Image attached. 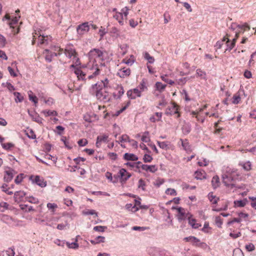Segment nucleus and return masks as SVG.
<instances>
[{
    "instance_id": "cd10ccee",
    "label": "nucleus",
    "mask_w": 256,
    "mask_h": 256,
    "mask_svg": "<svg viewBox=\"0 0 256 256\" xmlns=\"http://www.w3.org/2000/svg\"><path fill=\"white\" fill-rule=\"evenodd\" d=\"M14 95L16 96L15 102H21L23 101L24 98L22 96L21 94L19 92H14L13 93Z\"/></svg>"
},
{
    "instance_id": "774afa93",
    "label": "nucleus",
    "mask_w": 256,
    "mask_h": 256,
    "mask_svg": "<svg viewBox=\"0 0 256 256\" xmlns=\"http://www.w3.org/2000/svg\"><path fill=\"white\" fill-rule=\"evenodd\" d=\"M108 157L112 160H115L118 158V155L115 152H109L108 154Z\"/></svg>"
},
{
    "instance_id": "a19ab883",
    "label": "nucleus",
    "mask_w": 256,
    "mask_h": 256,
    "mask_svg": "<svg viewBox=\"0 0 256 256\" xmlns=\"http://www.w3.org/2000/svg\"><path fill=\"white\" fill-rule=\"evenodd\" d=\"M144 58L145 59L147 60L150 64H153L154 62V57L150 56L148 52H145Z\"/></svg>"
},
{
    "instance_id": "2f4dec72",
    "label": "nucleus",
    "mask_w": 256,
    "mask_h": 256,
    "mask_svg": "<svg viewBox=\"0 0 256 256\" xmlns=\"http://www.w3.org/2000/svg\"><path fill=\"white\" fill-rule=\"evenodd\" d=\"M184 240L186 242H192L194 244L198 243L200 242V240L198 238L194 236H190L184 238Z\"/></svg>"
},
{
    "instance_id": "f3484780",
    "label": "nucleus",
    "mask_w": 256,
    "mask_h": 256,
    "mask_svg": "<svg viewBox=\"0 0 256 256\" xmlns=\"http://www.w3.org/2000/svg\"><path fill=\"white\" fill-rule=\"evenodd\" d=\"M194 178L196 180H202L206 178V174L204 170H196L194 172Z\"/></svg>"
},
{
    "instance_id": "c03bdc74",
    "label": "nucleus",
    "mask_w": 256,
    "mask_h": 256,
    "mask_svg": "<svg viewBox=\"0 0 256 256\" xmlns=\"http://www.w3.org/2000/svg\"><path fill=\"white\" fill-rule=\"evenodd\" d=\"M153 160L152 157L148 154H144L143 157V160L145 163L150 162Z\"/></svg>"
},
{
    "instance_id": "f03ea898",
    "label": "nucleus",
    "mask_w": 256,
    "mask_h": 256,
    "mask_svg": "<svg viewBox=\"0 0 256 256\" xmlns=\"http://www.w3.org/2000/svg\"><path fill=\"white\" fill-rule=\"evenodd\" d=\"M4 169V182L8 183L12 180L16 172L9 166H6Z\"/></svg>"
},
{
    "instance_id": "a878e982",
    "label": "nucleus",
    "mask_w": 256,
    "mask_h": 256,
    "mask_svg": "<svg viewBox=\"0 0 256 256\" xmlns=\"http://www.w3.org/2000/svg\"><path fill=\"white\" fill-rule=\"evenodd\" d=\"M166 86V84H162L161 82H157L155 84L156 90L160 92H162L164 91Z\"/></svg>"
},
{
    "instance_id": "f257e3e1",
    "label": "nucleus",
    "mask_w": 256,
    "mask_h": 256,
    "mask_svg": "<svg viewBox=\"0 0 256 256\" xmlns=\"http://www.w3.org/2000/svg\"><path fill=\"white\" fill-rule=\"evenodd\" d=\"M236 178L232 174H224L222 175V182L225 186L230 188L243 189L244 185H236L235 183Z\"/></svg>"
},
{
    "instance_id": "09e8293b",
    "label": "nucleus",
    "mask_w": 256,
    "mask_h": 256,
    "mask_svg": "<svg viewBox=\"0 0 256 256\" xmlns=\"http://www.w3.org/2000/svg\"><path fill=\"white\" fill-rule=\"evenodd\" d=\"M196 74L198 76L201 77L202 78L206 79L205 76H206V73L202 71L201 69H200V68L197 69L196 70Z\"/></svg>"
},
{
    "instance_id": "0eeeda50",
    "label": "nucleus",
    "mask_w": 256,
    "mask_h": 256,
    "mask_svg": "<svg viewBox=\"0 0 256 256\" xmlns=\"http://www.w3.org/2000/svg\"><path fill=\"white\" fill-rule=\"evenodd\" d=\"M96 96L98 99L102 100L104 102H110V100L108 97V92L106 90L103 92L102 90H99L96 92Z\"/></svg>"
},
{
    "instance_id": "58836bf2",
    "label": "nucleus",
    "mask_w": 256,
    "mask_h": 256,
    "mask_svg": "<svg viewBox=\"0 0 256 256\" xmlns=\"http://www.w3.org/2000/svg\"><path fill=\"white\" fill-rule=\"evenodd\" d=\"M82 214L84 215H94L95 214L96 216H98V212L94 210H86L82 211Z\"/></svg>"
},
{
    "instance_id": "4be33fe9",
    "label": "nucleus",
    "mask_w": 256,
    "mask_h": 256,
    "mask_svg": "<svg viewBox=\"0 0 256 256\" xmlns=\"http://www.w3.org/2000/svg\"><path fill=\"white\" fill-rule=\"evenodd\" d=\"M220 184V178L218 176L216 175L213 176L212 180V185L214 189H216L219 187Z\"/></svg>"
},
{
    "instance_id": "b1692460",
    "label": "nucleus",
    "mask_w": 256,
    "mask_h": 256,
    "mask_svg": "<svg viewBox=\"0 0 256 256\" xmlns=\"http://www.w3.org/2000/svg\"><path fill=\"white\" fill-rule=\"evenodd\" d=\"M247 202L246 198H244L242 200H234V203L235 207L242 208L246 205Z\"/></svg>"
},
{
    "instance_id": "a18cd8bd",
    "label": "nucleus",
    "mask_w": 256,
    "mask_h": 256,
    "mask_svg": "<svg viewBox=\"0 0 256 256\" xmlns=\"http://www.w3.org/2000/svg\"><path fill=\"white\" fill-rule=\"evenodd\" d=\"M190 130H191V128H190V126H189V125H185L182 127V132L185 134H189L190 132Z\"/></svg>"
},
{
    "instance_id": "bf43d9fd",
    "label": "nucleus",
    "mask_w": 256,
    "mask_h": 256,
    "mask_svg": "<svg viewBox=\"0 0 256 256\" xmlns=\"http://www.w3.org/2000/svg\"><path fill=\"white\" fill-rule=\"evenodd\" d=\"M240 99L241 98L240 94H235L233 96V100L232 102L234 104H238L240 102Z\"/></svg>"
},
{
    "instance_id": "f8f14e48",
    "label": "nucleus",
    "mask_w": 256,
    "mask_h": 256,
    "mask_svg": "<svg viewBox=\"0 0 256 256\" xmlns=\"http://www.w3.org/2000/svg\"><path fill=\"white\" fill-rule=\"evenodd\" d=\"M140 166L142 170H146V172H150L152 173H154L158 170V168L156 167V165H148L142 164Z\"/></svg>"
},
{
    "instance_id": "4d7b16f0",
    "label": "nucleus",
    "mask_w": 256,
    "mask_h": 256,
    "mask_svg": "<svg viewBox=\"0 0 256 256\" xmlns=\"http://www.w3.org/2000/svg\"><path fill=\"white\" fill-rule=\"evenodd\" d=\"M226 40V38L224 37L221 41H218L216 43V44L214 46V47H216L218 49H220L222 48L223 42Z\"/></svg>"
},
{
    "instance_id": "dca6fc26",
    "label": "nucleus",
    "mask_w": 256,
    "mask_h": 256,
    "mask_svg": "<svg viewBox=\"0 0 256 256\" xmlns=\"http://www.w3.org/2000/svg\"><path fill=\"white\" fill-rule=\"evenodd\" d=\"M32 181L42 188L45 187L46 186V182L43 178H40L39 176H36L34 180Z\"/></svg>"
},
{
    "instance_id": "6e6d98bb",
    "label": "nucleus",
    "mask_w": 256,
    "mask_h": 256,
    "mask_svg": "<svg viewBox=\"0 0 256 256\" xmlns=\"http://www.w3.org/2000/svg\"><path fill=\"white\" fill-rule=\"evenodd\" d=\"M108 138V136L104 134L103 136H98L96 140L98 141L102 142H106Z\"/></svg>"
},
{
    "instance_id": "7ed1b4c3",
    "label": "nucleus",
    "mask_w": 256,
    "mask_h": 256,
    "mask_svg": "<svg viewBox=\"0 0 256 256\" xmlns=\"http://www.w3.org/2000/svg\"><path fill=\"white\" fill-rule=\"evenodd\" d=\"M172 106L166 109L165 114L167 116H172L177 114L176 118L180 117V114L178 112V106L175 102L172 103Z\"/></svg>"
},
{
    "instance_id": "680f3d73",
    "label": "nucleus",
    "mask_w": 256,
    "mask_h": 256,
    "mask_svg": "<svg viewBox=\"0 0 256 256\" xmlns=\"http://www.w3.org/2000/svg\"><path fill=\"white\" fill-rule=\"evenodd\" d=\"M246 248L248 252H252L254 250L255 246L252 243H250L246 246Z\"/></svg>"
},
{
    "instance_id": "2eb2a0df",
    "label": "nucleus",
    "mask_w": 256,
    "mask_h": 256,
    "mask_svg": "<svg viewBox=\"0 0 256 256\" xmlns=\"http://www.w3.org/2000/svg\"><path fill=\"white\" fill-rule=\"evenodd\" d=\"M74 73L76 75L78 80H86V74L82 71L80 68H76V70H74Z\"/></svg>"
},
{
    "instance_id": "0e129e2a",
    "label": "nucleus",
    "mask_w": 256,
    "mask_h": 256,
    "mask_svg": "<svg viewBox=\"0 0 256 256\" xmlns=\"http://www.w3.org/2000/svg\"><path fill=\"white\" fill-rule=\"evenodd\" d=\"M188 78H182L178 80V84L179 85H184Z\"/></svg>"
},
{
    "instance_id": "6ab92c4d",
    "label": "nucleus",
    "mask_w": 256,
    "mask_h": 256,
    "mask_svg": "<svg viewBox=\"0 0 256 256\" xmlns=\"http://www.w3.org/2000/svg\"><path fill=\"white\" fill-rule=\"evenodd\" d=\"M246 29L248 30H250V26L247 23H244L242 24H240V27L238 28L237 30L235 32V33L238 34L239 35L240 33H244Z\"/></svg>"
},
{
    "instance_id": "4c0bfd02",
    "label": "nucleus",
    "mask_w": 256,
    "mask_h": 256,
    "mask_svg": "<svg viewBox=\"0 0 256 256\" xmlns=\"http://www.w3.org/2000/svg\"><path fill=\"white\" fill-rule=\"evenodd\" d=\"M9 204L6 202H0V212H4L6 210L8 209Z\"/></svg>"
},
{
    "instance_id": "39448f33",
    "label": "nucleus",
    "mask_w": 256,
    "mask_h": 256,
    "mask_svg": "<svg viewBox=\"0 0 256 256\" xmlns=\"http://www.w3.org/2000/svg\"><path fill=\"white\" fill-rule=\"evenodd\" d=\"M142 92L138 88L129 90L126 94L128 97L131 100H134L136 97H140Z\"/></svg>"
},
{
    "instance_id": "bb28decb",
    "label": "nucleus",
    "mask_w": 256,
    "mask_h": 256,
    "mask_svg": "<svg viewBox=\"0 0 256 256\" xmlns=\"http://www.w3.org/2000/svg\"><path fill=\"white\" fill-rule=\"evenodd\" d=\"M20 206L22 210L26 212L34 211L32 206H28V204H21L20 205Z\"/></svg>"
},
{
    "instance_id": "c85d7f7f",
    "label": "nucleus",
    "mask_w": 256,
    "mask_h": 256,
    "mask_svg": "<svg viewBox=\"0 0 256 256\" xmlns=\"http://www.w3.org/2000/svg\"><path fill=\"white\" fill-rule=\"evenodd\" d=\"M77 239L76 240V241L74 242H66V244L68 247L70 248H72V249H77L79 246L78 244L77 243Z\"/></svg>"
},
{
    "instance_id": "69168bd1",
    "label": "nucleus",
    "mask_w": 256,
    "mask_h": 256,
    "mask_svg": "<svg viewBox=\"0 0 256 256\" xmlns=\"http://www.w3.org/2000/svg\"><path fill=\"white\" fill-rule=\"evenodd\" d=\"M56 129L57 130L56 133L58 135H62V132L64 130V128L62 126H56Z\"/></svg>"
},
{
    "instance_id": "49530a36",
    "label": "nucleus",
    "mask_w": 256,
    "mask_h": 256,
    "mask_svg": "<svg viewBox=\"0 0 256 256\" xmlns=\"http://www.w3.org/2000/svg\"><path fill=\"white\" fill-rule=\"evenodd\" d=\"M2 148L6 150H9L12 147L14 146V144L11 142L4 143L2 144Z\"/></svg>"
},
{
    "instance_id": "e433bc0d",
    "label": "nucleus",
    "mask_w": 256,
    "mask_h": 256,
    "mask_svg": "<svg viewBox=\"0 0 256 256\" xmlns=\"http://www.w3.org/2000/svg\"><path fill=\"white\" fill-rule=\"evenodd\" d=\"M126 208L128 210H132L134 212L138 211L139 208L138 207H136V206H132V204H128L126 205Z\"/></svg>"
},
{
    "instance_id": "a211bd4d",
    "label": "nucleus",
    "mask_w": 256,
    "mask_h": 256,
    "mask_svg": "<svg viewBox=\"0 0 256 256\" xmlns=\"http://www.w3.org/2000/svg\"><path fill=\"white\" fill-rule=\"evenodd\" d=\"M123 158L126 160L136 161L138 160V156L134 154L125 153L124 155Z\"/></svg>"
},
{
    "instance_id": "de8ad7c7",
    "label": "nucleus",
    "mask_w": 256,
    "mask_h": 256,
    "mask_svg": "<svg viewBox=\"0 0 256 256\" xmlns=\"http://www.w3.org/2000/svg\"><path fill=\"white\" fill-rule=\"evenodd\" d=\"M24 174H20L16 176L14 180V182L16 184H20L24 178Z\"/></svg>"
},
{
    "instance_id": "c756f323",
    "label": "nucleus",
    "mask_w": 256,
    "mask_h": 256,
    "mask_svg": "<svg viewBox=\"0 0 256 256\" xmlns=\"http://www.w3.org/2000/svg\"><path fill=\"white\" fill-rule=\"evenodd\" d=\"M168 142H157L158 145L160 146V148L167 150L169 148L168 144Z\"/></svg>"
},
{
    "instance_id": "c9c22d12",
    "label": "nucleus",
    "mask_w": 256,
    "mask_h": 256,
    "mask_svg": "<svg viewBox=\"0 0 256 256\" xmlns=\"http://www.w3.org/2000/svg\"><path fill=\"white\" fill-rule=\"evenodd\" d=\"M25 199L26 201H28L30 203L38 204L39 202L38 199L32 196H26Z\"/></svg>"
},
{
    "instance_id": "ea45409f",
    "label": "nucleus",
    "mask_w": 256,
    "mask_h": 256,
    "mask_svg": "<svg viewBox=\"0 0 256 256\" xmlns=\"http://www.w3.org/2000/svg\"><path fill=\"white\" fill-rule=\"evenodd\" d=\"M128 44H120V48L121 49V50H122V56H124L126 54V53L127 52V51H128Z\"/></svg>"
},
{
    "instance_id": "338daca9",
    "label": "nucleus",
    "mask_w": 256,
    "mask_h": 256,
    "mask_svg": "<svg viewBox=\"0 0 256 256\" xmlns=\"http://www.w3.org/2000/svg\"><path fill=\"white\" fill-rule=\"evenodd\" d=\"M80 146H84L88 144V140L86 139H80L78 142Z\"/></svg>"
},
{
    "instance_id": "7c9ffc66",
    "label": "nucleus",
    "mask_w": 256,
    "mask_h": 256,
    "mask_svg": "<svg viewBox=\"0 0 256 256\" xmlns=\"http://www.w3.org/2000/svg\"><path fill=\"white\" fill-rule=\"evenodd\" d=\"M28 94L29 100L30 101L34 102L36 106V104L38 102V98H37V97L36 96H34L32 94V92L31 90H30L28 92Z\"/></svg>"
},
{
    "instance_id": "393cba45",
    "label": "nucleus",
    "mask_w": 256,
    "mask_h": 256,
    "mask_svg": "<svg viewBox=\"0 0 256 256\" xmlns=\"http://www.w3.org/2000/svg\"><path fill=\"white\" fill-rule=\"evenodd\" d=\"M146 79L143 78L140 82V84L137 87L139 88V90H140L142 92L148 90V88L146 86Z\"/></svg>"
},
{
    "instance_id": "f704fd0d",
    "label": "nucleus",
    "mask_w": 256,
    "mask_h": 256,
    "mask_svg": "<svg viewBox=\"0 0 256 256\" xmlns=\"http://www.w3.org/2000/svg\"><path fill=\"white\" fill-rule=\"evenodd\" d=\"M8 185L6 184H4L1 186L2 190L4 192H6V194L8 195H12L13 194V192L12 191H10L8 189L6 188L8 187Z\"/></svg>"
},
{
    "instance_id": "72a5a7b5",
    "label": "nucleus",
    "mask_w": 256,
    "mask_h": 256,
    "mask_svg": "<svg viewBox=\"0 0 256 256\" xmlns=\"http://www.w3.org/2000/svg\"><path fill=\"white\" fill-rule=\"evenodd\" d=\"M240 164L242 166L243 168L246 171H248L251 170V163L250 161H248L242 164L240 163Z\"/></svg>"
},
{
    "instance_id": "603ef678",
    "label": "nucleus",
    "mask_w": 256,
    "mask_h": 256,
    "mask_svg": "<svg viewBox=\"0 0 256 256\" xmlns=\"http://www.w3.org/2000/svg\"><path fill=\"white\" fill-rule=\"evenodd\" d=\"M42 112L46 114V116H57L58 114V113L55 110H52V111H50V110H43L42 111Z\"/></svg>"
},
{
    "instance_id": "4468645a",
    "label": "nucleus",
    "mask_w": 256,
    "mask_h": 256,
    "mask_svg": "<svg viewBox=\"0 0 256 256\" xmlns=\"http://www.w3.org/2000/svg\"><path fill=\"white\" fill-rule=\"evenodd\" d=\"M28 112L29 116L32 118L34 121L39 124L42 123V119L37 113H36L34 112H30V110H28Z\"/></svg>"
},
{
    "instance_id": "412c9836",
    "label": "nucleus",
    "mask_w": 256,
    "mask_h": 256,
    "mask_svg": "<svg viewBox=\"0 0 256 256\" xmlns=\"http://www.w3.org/2000/svg\"><path fill=\"white\" fill-rule=\"evenodd\" d=\"M110 36L115 38H117L120 36V30L115 26L112 27L110 30Z\"/></svg>"
},
{
    "instance_id": "052dcab7",
    "label": "nucleus",
    "mask_w": 256,
    "mask_h": 256,
    "mask_svg": "<svg viewBox=\"0 0 256 256\" xmlns=\"http://www.w3.org/2000/svg\"><path fill=\"white\" fill-rule=\"evenodd\" d=\"M26 135L28 138L32 140L36 138V135L32 129L30 130L29 132H27Z\"/></svg>"
},
{
    "instance_id": "3c124183",
    "label": "nucleus",
    "mask_w": 256,
    "mask_h": 256,
    "mask_svg": "<svg viewBox=\"0 0 256 256\" xmlns=\"http://www.w3.org/2000/svg\"><path fill=\"white\" fill-rule=\"evenodd\" d=\"M107 227L106 226H94V230L96 232H104V230Z\"/></svg>"
},
{
    "instance_id": "423d86ee",
    "label": "nucleus",
    "mask_w": 256,
    "mask_h": 256,
    "mask_svg": "<svg viewBox=\"0 0 256 256\" xmlns=\"http://www.w3.org/2000/svg\"><path fill=\"white\" fill-rule=\"evenodd\" d=\"M90 25L88 22H84L79 24L76 28V31L78 34L82 35L89 31Z\"/></svg>"
},
{
    "instance_id": "473e14b6",
    "label": "nucleus",
    "mask_w": 256,
    "mask_h": 256,
    "mask_svg": "<svg viewBox=\"0 0 256 256\" xmlns=\"http://www.w3.org/2000/svg\"><path fill=\"white\" fill-rule=\"evenodd\" d=\"M20 18V16H18V17L15 16L14 18L10 20V22H8V25L10 26V28H14V25L18 24Z\"/></svg>"
},
{
    "instance_id": "13d9d810",
    "label": "nucleus",
    "mask_w": 256,
    "mask_h": 256,
    "mask_svg": "<svg viewBox=\"0 0 256 256\" xmlns=\"http://www.w3.org/2000/svg\"><path fill=\"white\" fill-rule=\"evenodd\" d=\"M166 194H170V196H176V192L174 189L168 188L166 190Z\"/></svg>"
},
{
    "instance_id": "79ce46f5",
    "label": "nucleus",
    "mask_w": 256,
    "mask_h": 256,
    "mask_svg": "<svg viewBox=\"0 0 256 256\" xmlns=\"http://www.w3.org/2000/svg\"><path fill=\"white\" fill-rule=\"evenodd\" d=\"M222 219L220 218V216H217L215 218V224L216 226L219 228H222Z\"/></svg>"
},
{
    "instance_id": "8fccbe9b",
    "label": "nucleus",
    "mask_w": 256,
    "mask_h": 256,
    "mask_svg": "<svg viewBox=\"0 0 256 256\" xmlns=\"http://www.w3.org/2000/svg\"><path fill=\"white\" fill-rule=\"evenodd\" d=\"M232 256H244V255L240 249L236 248L233 250Z\"/></svg>"
},
{
    "instance_id": "1a4fd4ad",
    "label": "nucleus",
    "mask_w": 256,
    "mask_h": 256,
    "mask_svg": "<svg viewBox=\"0 0 256 256\" xmlns=\"http://www.w3.org/2000/svg\"><path fill=\"white\" fill-rule=\"evenodd\" d=\"M186 215L188 216V224L190 225L193 228L196 229L198 228L199 227L201 226V224L196 223V220L195 218H192V214H191L190 212H188L186 214Z\"/></svg>"
},
{
    "instance_id": "864d4df0",
    "label": "nucleus",
    "mask_w": 256,
    "mask_h": 256,
    "mask_svg": "<svg viewBox=\"0 0 256 256\" xmlns=\"http://www.w3.org/2000/svg\"><path fill=\"white\" fill-rule=\"evenodd\" d=\"M126 172V170L125 168H121L119 172V176H118L120 177L122 180L124 181V178L125 177Z\"/></svg>"
},
{
    "instance_id": "9b49d317",
    "label": "nucleus",
    "mask_w": 256,
    "mask_h": 256,
    "mask_svg": "<svg viewBox=\"0 0 256 256\" xmlns=\"http://www.w3.org/2000/svg\"><path fill=\"white\" fill-rule=\"evenodd\" d=\"M130 68H124L119 70L118 72L117 73V75L120 78H125L130 75Z\"/></svg>"
},
{
    "instance_id": "aec40b11",
    "label": "nucleus",
    "mask_w": 256,
    "mask_h": 256,
    "mask_svg": "<svg viewBox=\"0 0 256 256\" xmlns=\"http://www.w3.org/2000/svg\"><path fill=\"white\" fill-rule=\"evenodd\" d=\"M226 44L227 48L226 51L230 52L236 45V39H232V41L230 42L229 38H226Z\"/></svg>"
},
{
    "instance_id": "5fc2aeb1",
    "label": "nucleus",
    "mask_w": 256,
    "mask_h": 256,
    "mask_svg": "<svg viewBox=\"0 0 256 256\" xmlns=\"http://www.w3.org/2000/svg\"><path fill=\"white\" fill-rule=\"evenodd\" d=\"M166 76H167V75L161 76L160 78H161L162 80L163 81H164V82H166L170 85L174 84V81H173L172 80H170V79L166 78Z\"/></svg>"
},
{
    "instance_id": "ddd939ff",
    "label": "nucleus",
    "mask_w": 256,
    "mask_h": 256,
    "mask_svg": "<svg viewBox=\"0 0 256 256\" xmlns=\"http://www.w3.org/2000/svg\"><path fill=\"white\" fill-rule=\"evenodd\" d=\"M64 54L66 56L69 58H71L72 56H76V50L72 46H67L64 50Z\"/></svg>"
},
{
    "instance_id": "5701e85b",
    "label": "nucleus",
    "mask_w": 256,
    "mask_h": 256,
    "mask_svg": "<svg viewBox=\"0 0 256 256\" xmlns=\"http://www.w3.org/2000/svg\"><path fill=\"white\" fill-rule=\"evenodd\" d=\"M102 90V86L100 84H98V83H96L92 86L90 89V92L91 93H95L96 94L98 90Z\"/></svg>"
},
{
    "instance_id": "e2e57ef3",
    "label": "nucleus",
    "mask_w": 256,
    "mask_h": 256,
    "mask_svg": "<svg viewBox=\"0 0 256 256\" xmlns=\"http://www.w3.org/2000/svg\"><path fill=\"white\" fill-rule=\"evenodd\" d=\"M145 186H146V183H145L144 181L142 178H140V180H139L138 188H142V189L143 190H145V188H144Z\"/></svg>"
},
{
    "instance_id": "6e6552de",
    "label": "nucleus",
    "mask_w": 256,
    "mask_h": 256,
    "mask_svg": "<svg viewBox=\"0 0 256 256\" xmlns=\"http://www.w3.org/2000/svg\"><path fill=\"white\" fill-rule=\"evenodd\" d=\"M172 209H176L178 212V219L179 222H182L188 219V216L186 215L187 213H186L184 208L182 207L176 208L174 206H172Z\"/></svg>"
},
{
    "instance_id": "20e7f679",
    "label": "nucleus",
    "mask_w": 256,
    "mask_h": 256,
    "mask_svg": "<svg viewBox=\"0 0 256 256\" xmlns=\"http://www.w3.org/2000/svg\"><path fill=\"white\" fill-rule=\"evenodd\" d=\"M104 56L103 52L98 48H93L88 53V56L90 59H94L96 58H101L102 60L104 59L102 58Z\"/></svg>"
},
{
    "instance_id": "37998d69",
    "label": "nucleus",
    "mask_w": 256,
    "mask_h": 256,
    "mask_svg": "<svg viewBox=\"0 0 256 256\" xmlns=\"http://www.w3.org/2000/svg\"><path fill=\"white\" fill-rule=\"evenodd\" d=\"M61 140L64 143L66 148L69 150L72 148V145L70 144V142L68 140H67L66 136H62L61 138Z\"/></svg>"
},
{
    "instance_id": "9d476101",
    "label": "nucleus",
    "mask_w": 256,
    "mask_h": 256,
    "mask_svg": "<svg viewBox=\"0 0 256 256\" xmlns=\"http://www.w3.org/2000/svg\"><path fill=\"white\" fill-rule=\"evenodd\" d=\"M26 196V193L24 191H17L14 194V198L16 202L19 203L23 201L24 198Z\"/></svg>"
}]
</instances>
